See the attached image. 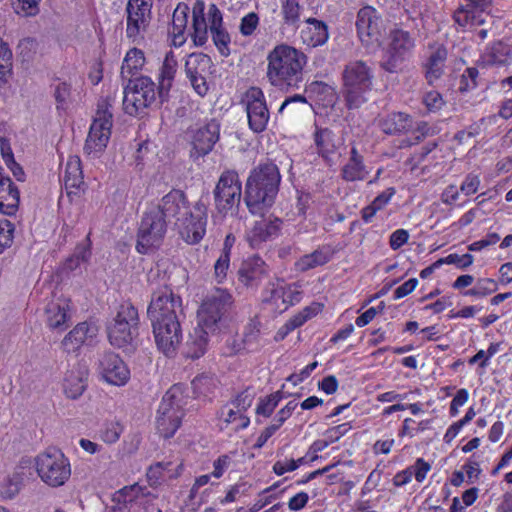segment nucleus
<instances>
[{"mask_svg":"<svg viewBox=\"0 0 512 512\" xmlns=\"http://www.w3.org/2000/svg\"><path fill=\"white\" fill-rule=\"evenodd\" d=\"M151 206L159 208L164 221L175 219V225L181 237L188 244H196L204 237L207 224V206L202 201H197L193 208H190L184 192L173 189L163 196L158 204Z\"/></svg>","mask_w":512,"mask_h":512,"instance_id":"1","label":"nucleus"},{"mask_svg":"<svg viewBox=\"0 0 512 512\" xmlns=\"http://www.w3.org/2000/svg\"><path fill=\"white\" fill-rule=\"evenodd\" d=\"M281 176L272 162L255 167L246 182L244 200L252 214L263 216L272 206L279 190Z\"/></svg>","mask_w":512,"mask_h":512,"instance_id":"2","label":"nucleus"},{"mask_svg":"<svg viewBox=\"0 0 512 512\" xmlns=\"http://www.w3.org/2000/svg\"><path fill=\"white\" fill-rule=\"evenodd\" d=\"M267 78L280 89H297L303 82L306 55L288 45L276 46L267 57Z\"/></svg>","mask_w":512,"mask_h":512,"instance_id":"3","label":"nucleus"},{"mask_svg":"<svg viewBox=\"0 0 512 512\" xmlns=\"http://www.w3.org/2000/svg\"><path fill=\"white\" fill-rule=\"evenodd\" d=\"M373 72L362 60L348 62L342 72L343 96L349 109L359 108L366 102L365 94L371 90Z\"/></svg>","mask_w":512,"mask_h":512,"instance_id":"4","label":"nucleus"},{"mask_svg":"<svg viewBox=\"0 0 512 512\" xmlns=\"http://www.w3.org/2000/svg\"><path fill=\"white\" fill-rule=\"evenodd\" d=\"M183 396L179 387L170 388L163 396L156 416V428L164 438L172 437L181 424Z\"/></svg>","mask_w":512,"mask_h":512,"instance_id":"5","label":"nucleus"},{"mask_svg":"<svg viewBox=\"0 0 512 512\" xmlns=\"http://www.w3.org/2000/svg\"><path fill=\"white\" fill-rule=\"evenodd\" d=\"M36 469L41 480L51 487H60L71 476L69 460L58 449H47L36 457Z\"/></svg>","mask_w":512,"mask_h":512,"instance_id":"6","label":"nucleus"},{"mask_svg":"<svg viewBox=\"0 0 512 512\" xmlns=\"http://www.w3.org/2000/svg\"><path fill=\"white\" fill-rule=\"evenodd\" d=\"M138 324L137 309L130 303L121 304L115 318L108 326L110 343L118 348L131 344L138 335Z\"/></svg>","mask_w":512,"mask_h":512,"instance_id":"7","label":"nucleus"},{"mask_svg":"<svg viewBox=\"0 0 512 512\" xmlns=\"http://www.w3.org/2000/svg\"><path fill=\"white\" fill-rule=\"evenodd\" d=\"M167 231V223L160 215L159 208L150 206L144 213L137 234L136 249L139 253L146 254L151 249L157 248L163 242Z\"/></svg>","mask_w":512,"mask_h":512,"instance_id":"8","label":"nucleus"},{"mask_svg":"<svg viewBox=\"0 0 512 512\" xmlns=\"http://www.w3.org/2000/svg\"><path fill=\"white\" fill-rule=\"evenodd\" d=\"M110 106L107 100H103L98 104L96 116L91 124L84 145V152L89 156L98 157L107 147L112 128Z\"/></svg>","mask_w":512,"mask_h":512,"instance_id":"9","label":"nucleus"},{"mask_svg":"<svg viewBox=\"0 0 512 512\" xmlns=\"http://www.w3.org/2000/svg\"><path fill=\"white\" fill-rule=\"evenodd\" d=\"M156 85L146 76L130 80L124 90L123 108L129 115L136 116L156 101Z\"/></svg>","mask_w":512,"mask_h":512,"instance_id":"10","label":"nucleus"},{"mask_svg":"<svg viewBox=\"0 0 512 512\" xmlns=\"http://www.w3.org/2000/svg\"><path fill=\"white\" fill-rule=\"evenodd\" d=\"M217 211L226 215L236 210L242 197V185L234 170H226L221 175L213 191Z\"/></svg>","mask_w":512,"mask_h":512,"instance_id":"11","label":"nucleus"},{"mask_svg":"<svg viewBox=\"0 0 512 512\" xmlns=\"http://www.w3.org/2000/svg\"><path fill=\"white\" fill-rule=\"evenodd\" d=\"M231 295L223 289H215L201 304L197 312V324L216 332L232 301Z\"/></svg>","mask_w":512,"mask_h":512,"instance_id":"12","label":"nucleus"},{"mask_svg":"<svg viewBox=\"0 0 512 512\" xmlns=\"http://www.w3.org/2000/svg\"><path fill=\"white\" fill-rule=\"evenodd\" d=\"M181 313V298L174 294L171 288L164 286L153 293L147 310L151 321L179 320Z\"/></svg>","mask_w":512,"mask_h":512,"instance_id":"13","label":"nucleus"},{"mask_svg":"<svg viewBox=\"0 0 512 512\" xmlns=\"http://www.w3.org/2000/svg\"><path fill=\"white\" fill-rule=\"evenodd\" d=\"M356 28L361 42L369 46H379L384 30L383 20L375 8L363 7L357 14Z\"/></svg>","mask_w":512,"mask_h":512,"instance_id":"14","label":"nucleus"},{"mask_svg":"<svg viewBox=\"0 0 512 512\" xmlns=\"http://www.w3.org/2000/svg\"><path fill=\"white\" fill-rule=\"evenodd\" d=\"M390 39L389 48L381 66L387 72L395 73L414 47V41L409 33L403 30L391 32Z\"/></svg>","mask_w":512,"mask_h":512,"instance_id":"15","label":"nucleus"},{"mask_svg":"<svg viewBox=\"0 0 512 512\" xmlns=\"http://www.w3.org/2000/svg\"><path fill=\"white\" fill-rule=\"evenodd\" d=\"M155 342L160 351L171 357L182 339V331L179 320L173 321H151Z\"/></svg>","mask_w":512,"mask_h":512,"instance_id":"16","label":"nucleus"},{"mask_svg":"<svg viewBox=\"0 0 512 512\" xmlns=\"http://www.w3.org/2000/svg\"><path fill=\"white\" fill-rule=\"evenodd\" d=\"M244 101L249 127L256 133L264 131L269 120V111L262 90L251 87L247 90Z\"/></svg>","mask_w":512,"mask_h":512,"instance_id":"17","label":"nucleus"},{"mask_svg":"<svg viewBox=\"0 0 512 512\" xmlns=\"http://www.w3.org/2000/svg\"><path fill=\"white\" fill-rule=\"evenodd\" d=\"M126 36L133 42L144 38L152 19L151 8L148 5L127 3L126 6Z\"/></svg>","mask_w":512,"mask_h":512,"instance_id":"18","label":"nucleus"},{"mask_svg":"<svg viewBox=\"0 0 512 512\" xmlns=\"http://www.w3.org/2000/svg\"><path fill=\"white\" fill-rule=\"evenodd\" d=\"M98 370L105 381L113 385H124L130 378V371L127 365L119 355L110 351L100 355Z\"/></svg>","mask_w":512,"mask_h":512,"instance_id":"19","label":"nucleus"},{"mask_svg":"<svg viewBox=\"0 0 512 512\" xmlns=\"http://www.w3.org/2000/svg\"><path fill=\"white\" fill-rule=\"evenodd\" d=\"M220 126L212 120L196 129L192 136V145L197 156L207 155L219 140Z\"/></svg>","mask_w":512,"mask_h":512,"instance_id":"20","label":"nucleus"},{"mask_svg":"<svg viewBox=\"0 0 512 512\" xmlns=\"http://www.w3.org/2000/svg\"><path fill=\"white\" fill-rule=\"evenodd\" d=\"M207 16L209 19V30L215 46L218 48L221 55L228 56L230 53V36L223 27L221 11L215 4H210Z\"/></svg>","mask_w":512,"mask_h":512,"instance_id":"21","label":"nucleus"},{"mask_svg":"<svg viewBox=\"0 0 512 512\" xmlns=\"http://www.w3.org/2000/svg\"><path fill=\"white\" fill-rule=\"evenodd\" d=\"M96 326L82 322L76 325L62 340V348L68 352H76L82 345L91 341L97 334Z\"/></svg>","mask_w":512,"mask_h":512,"instance_id":"22","label":"nucleus"},{"mask_svg":"<svg viewBox=\"0 0 512 512\" xmlns=\"http://www.w3.org/2000/svg\"><path fill=\"white\" fill-rule=\"evenodd\" d=\"M281 221L262 219L256 221L254 226L247 233V241L252 248L260 247L264 242L275 236L279 231Z\"/></svg>","mask_w":512,"mask_h":512,"instance_id":"23","label":"nucleus"},{"mask_svg":"<svg viewBox=\"0 0 512 512\" xmlns=\"http://www.w3.org/2000/svg\"><path fill=\"white\" fill-rule=\"evenodd\" d=\"M314 141L318 154L326 161H331L343 145V139L328 128L318 129L315 132Z\"/></svg>","mask_w":512,"mask_h":512,"instance_id":"24","label":"nucleus"},{"mask_svg":"<svg viewBox=\"0 0 512 512\" xmlns=\"http://www.w3.org/2000/svg\"><path fill=\"white\" fill-rule=\"evenodd\" d=\"M214 333V331H209V329L197 324L192 332L189 333L185 343L184 353L186 357L197 359L204 355L208 346L209 335Z\"/></svg>","mask_w":512,"mask_h":512,"instance_id":"25","label":"nucleus"},{"mask_svg":"<svg viewBox=\"0 0 512 512\" xmlns=\"http://www.w3.org/2000/svg\"><path fill=\"white\" fill-rule=\"evenodd\" d=\"M19 190L8 177H0V212L4 215H14L19 207Z\"/></svg>","mask_w":512,"mask_h":512,"instance_id":"26","label":"nucleus"},{"mask_svg":"<svg viewBox=\"0 0 512 512\" xmlns=\"http://www.w3.org/2000/svg\"><path fill=\"white\" fill-rule=\"evenodd\" d=\"M266 274V264L258 256L244 260L238 270V279L245 286L256 285Z\"/></svg>","mask_w":512,"mask_h":512,"instance_id":"27","label":"nucleus"},{"mask_svg":"<svg viewBox=\"0 0 512 512\" xmlns=\"http://www.w3.org/2000/svg\"><path fill=\"white\" fill-rule=\"evenodd\" d=\"M369 171L364 164L363 156L353 146L347 163L341 169L342 178L345 181H363L367 178Z\"/></svg>","mask_w":512,"mask_h":512,"instance_id":"28","label":"nucleus"},{"mask_svg":"<svg viewBox=\"0 0 512 512\" xmlns=\"http://www.w3.org/2000/svg\"><path fill=\"white\" fill-rule=\"evenodd\" d=\"M69 310L70 301L65 298H56L49 302L45 308L48 326L52 329L64 326L69 319Z\"/></svg>","mask_w":512,"mask_h":512,"instance_id":"29","label":"nucleus"},{"mask_svg":"<svg viewBox=\"0 0 512 512\" xmlns=\"http://www.w3.org/2000/svg\"><path fill=\"white\" fill-rule=\"evenodd\" d=\"M205 5L201 0H197L192 9V29L191 37L196 46H203L208 40L209 21L205 17Z\"/></svg>","mask_w":512,"mask_h":512,"instance_id":"30","label":"nucleus"},{"mask_svg":"<svg viewBox=\"0 0 512 512\" xmlns=\"http://www.w3.org/2000/svg\"><path fill=\"white\" fill-rule=\"evenodd\" d=\"M87 373L80 366H73L65 373L63 390L68 398L76 399L86 388Z\"/></svg>","mask_w":512,"mask_h":512,"instance_id":"31","label":"nucleus"},{"mask_svg":"<svg viewBox=\"0 0 512 512\" xmlns=\"http://www.w3.org/2000/svg\"><path fill=\"white\" fill-rule=\"evenodd\" d=\"M63 181L67 194L76 193L84 185L81 160L78 156H70L65 164Z\"/></svg>","mask_w":512,"mask_h":512,"instance_id":"32","label":"nucleus"},{"mask_svg":"<svg viewBox=\"0 0 512 512\" xmlns=\"http://www.w3.org/2000/svg\"><path fill=\"white\" fill-rule=\"evenodd\" d=\"M512 50L509 44L503 41L494 42L486 48L482 56V65H506L511 58Z\"/></svg>","mask_w":512,"mask_h":512,"instance_id":"33","label":"nucleus"},{"mask_svg":"<svg viewBox=\"0 0 512 512\" xmlns=\"http://www.w3.org/2000/svg\"><path fill=\"white\" fill-rule=\"evenodd\" d=\"M306 22L307 27L301 32L303 41L312 47L324 44L328 39L326 25L314 18H309Z\"/></svg>","mask_w":512,"mask_h":512,"instance_id":"34","label":"nucleus"},{"mask_svg":"<svg viewBox=\"0 0 512 512\" xmlns=\"http://www.w3.org/2000/svg\"><path fill=\"white\" fill-rule=\"evenodd\" d=\"M177 71V60L172 52L166 54L159 75L158 94L162 98L167 95Z\"/></svg>","mask_w":512,"mask_h":512,"instance_id":"35","label":"nucleus"},{"mask_svg":"<svg viewBox=\"0 0 512 512\" xmlns=\"http://www.w3.org/2000/svg\"><path fill=\"white\" fill-rule=\"evenodd\" d=\"M413 121L405 113H392L381 121V129L386 134H399L409 131Z\"/></svg>","mask_w":512,"mask_h":512,"instance_id":"36","label":"nucleus"},{"mask_svg":"<svg viewBox=\"0 0 512 512\" xmlns=\"http://www.w3.org/2000/svg\"><path fill=\"white\" fill-rule=\"evenodd\" d=\"M465 3L454 13L455 22L462 27L474 26L479 23L477 17L480 13V0H464Z\"/></svg>","mask_w":512,"mask_h":512,"instance_id":"37","label":"nucleus"},{"mask_svg":"<svg viewBox=\"0 0 512 512\" xmlns=\"http://www.w3.org/2000/svg\"><path fill=\"white\" fill-rule=\"evenodd\" d=\"M333 252L329 246H322L310 254L302 256L296 263L300 271H307L317 266L326 264L332 257Z\"/></svg>","mask_w":512,"mask_h":512,"instance_id":"38","label":"nucleus"},{"mask_svg":"<svg viewBox=\"0 0 512 512\" xmlns=\"http://www.w3.org/2000/svg\"><path fill=\"white\" fill-rule=\"evenodd\" d=\"M447 57V51L445 48L439 47L429 56L428 61L425 65V76L430 85L437 81L444 68V63Z\"/></svg>","mask_w":512,"mask_h":512,"instance_id":"39","label":"nucleus"},{"mask_svg":"<svg viewBox=\"0 0 512 512\" xmlns=\"http://www.w3.org/2000/svg\"><path fill=\"white\" fill-rule=\"evenodd\" d=\"M211 58L203 53L190 54L185 62V72L188 78L206 76L211 68Z\"/></svg>","mask_w":512,"mask_h":512,"instance_id":"40","label":"nucleus"},{"mask_svg":"<svg viewBox=\"0 0 512 512\" xmlns=\"http://www.w3.org/2000/svg\"><path fill=\"white\" fill-rule=\"evenodd\" d=\"M265 293L264 302L271 304L274 310L279 312L287 310L283 280L276 279L269 282Z\"/></svg>","mask_w":512,"mask_h":512,"instance_id":"41","label":"nucleus"},{"mask_svg":"<svg viewBox=\"0 0 512 512\" xmlns=\"http://www.w3.org/2000/svg\"><path fill=\"white\" fill-rule=\"evenodd\" d=\"M321 310L320 304H313L305 307L297 315L293 316L286 324L279 330L278 334L280 339H283L289 332L302 326L307 320L315 316Z\"/></svg>","mask_w":512,"mask_h":512,"instance_id":"42","label":"nucleus"},{"mask_svg":"<svg viewBox=\"0 0 512 512\" xmlns=\"http://www.w3.org/2000/svg\"><path fill=\"white\" fill-rule=\"evenodd\" d=\"M145 62L144 54L141 50L133 48L129 50L124 58L121 75L123 78L131 77L142 68Z\"/></svg>","mask_w":512,"mask_h":512,"instance_id":"43","label":"nucleus"},{"mask_svg":"<svg viewBox=\"0 0 512 512\" xmlns=\"http://www.w3.org/2000/svg\"><path fill=\"white\" fill-rule=\"evenodd\" d=\"M12 71V52L0 39V86L6 84Z\"/></svg>","mask_w":512,"mask_h":512,"instance_id":"44","label":"nucleus"},{"mask_svg":"<svg viewBox=\"0 0 512 512\" xmlns=\"http://www.w3.org/2000/svg\"><path fill=\"white\" fill-rule=\"evenodd\" d=\"M300 10L298 0H286L281 7L284 24L295 26L300 19Z\"/></svg>","mask_w":512,"mask_h":512,"instance_id":"45","label":"nucleus"},{"mask_svg":"<svg viewBox=\"0 0 512 512\" xmlns=\"http://www.w3.org/2000/svg\"><path fill=\"white\" fill-rule=\"evenodd\" d=\"M188 11L187 5H178L173 12L172 16V27L169 31L171 32H185L188 23Z\"/></svg>","mask_w":512,"mask_h":512,"instance_id":"46","label":"nucleus"},{"mask_svg":"<svg viewBox=\"0 0 512 512\" xmlns=\"http://www.w3.org/2000/svg\"><path fill=\"white\" fill-rule=\"evenodd\" d=\"M479 72L475 67H470L465 70L459 81L458 90L460 92H466L477 87V78Z\"/></svg>","mask_w":512,"mask_h":512,"instance_id":"47","label":"nucleus"},{"mask_svg":"<svg viewBox=\"0 0 512 512\" xmlns=\"http://www.w3.org/2000/svg\"><path fill=\"white\" fill-rule=\"evenodd\" d=\"M14 225L4 220L0 222V254L13 242Z\"/></svg>","mask_w":512,"mask_h":512,"instance_id":"48","label":"nucleus"},{"mask_svg":"<svg viewBox=\"0 0 512 512\" xmlns=\"http://www.w3.org/2000/svg\"><path fill=\"white\" fill-rule=\"evenodd\" d=\"M91 252L89 244H81L76 247V250L73 254V256L68 259L67 261V267L69 269H74L77 266H79L80 262H86L90 258Z\"/></svg>","mask_w":512,"mask_h":512,"instance_id":"49","label":"nucleus"},{"mask_svg":"<svg viewBox=\"0 0 512 512\" xmlns=\"http://www.w3.org/2000/svg\"><path fill=\"white\" fill-rule=\"evenodd\" d=\"M171 462H157L152 465L148 472L147 477L151 485H156L160 482V480L164 477V471H170L169 466Z\"/></svg>","mask_w":512,"mask_h":512,"instance_id":"50","label":"nucleus"},{"mask_svg":"<svg viewBox=\"0 0 512 512\" xmlns=\"http://www.w3.org/2000/svg\"><path fill=\"white\" fill-rule=\"evenodd\" d=\"M259 24V17L255 12H250L241 19L240 32L244 36H250L254 33Z\"/></svg>","mask_w":512,"mask_h":512,"instance_id":"51","label":"nucleus"},{"mask_svg":"<svg viewBox=\"0 0 512 512\" xmlns=\"http://www.w3.org/2000/svg\"><path fill=\"white\" fill-rule=\"evenodd\" d=\"M423 103L429 111L436 112L443 107L444 100L439 92L433 90L424 94Z\"/></svg>","mask_w":512,"mask_h":512,"instance_id":"52","label":"nucleus"},{"mask_svg":"<svg viewBox=\"0 0 512 512\" xmlns=\"http://www.w3.org/2000/svg\"><path fill=\"white\" fill-rule=\"evenodd\" d=\"M40 0H16L13 3L15 11L24 16H33L38 12V4Z\"/></svg>","mask_w":512,"mask_h":512,"instance_id":"53","label":"nucleus"},{"mask_svg":"<svg viewBox=\"0 0 512 512\" xmlns=\"http://www.w3.org/2000/svg\"><path fill=\"white\" fill-rule=\"evenodd\" d=\"M254 396L255 394L252 390L246 389L237 395V397L231 402V406L244 413L252 405Z\"/></svg>","mask_w":512,"mask_h":512,"instance_id":"54","label":"nucleus"},{"mask_svg":"<svg viewBox=\"0 0 512 512\" xmlns=\"http://www.w3.org/2000/svg\"><path fill=\"white\" fill-rule=\"evenodd\" d=\"M122 430V427L118 423H109L101 431V438L106 443H115L118 441Z\"/></svg>","mask_w":512,"mask_h":512,"instance_id":"55","label":"nucleus"},{"mask_svg":"<svg viewBox=\"0 0 512 512\" xmlns=\"http://www.w3.org/2000/svg\"><path fill=\"white\" fill-rule=\"evenodd\" d=\"M229 263H230L229 250H223L214 265L215 276L219 282L222 281L226 277V273L229 268Z\"/></svg>","mask_w":512,"mask_h":512,"instance_id":"56","label":"nucleus"},{"mask_svg":"<svg viewBox=\"0 0 512 512\" xmlns=\"http://www.w3.org/2000/svg\"><path fill=\"white\" fill-rule=\"evenodd\" d=\"M259 336V324L255 321H252L245 328L243 341L248 347H252L258 344Z\"/></svg>","mask_w":512,"mask_h":512,"instance_id":"57","label":"nucleus"},{"mask_svg":"<svg viewBox=\"0 0 512 512\" xmlns=\"http://www.w3.org/2000/svg\"><path fill=\"white\" fill-rule=\"evenodd\" d=\"M441 263L453 264L459 268H465L472 264L473 257L470 254H450L446 258L440 259Z\"/></svg>","mask_w":512,"mask_h":512,"instance_id":"58","label":"nucleus"},{"mask_svg":"<svg viewBox=\"0 0 512 512\" xmlns=\"http://www.w3.org/2000/svg\"><path fill=\"white\" fill-rule=\"evenodd\" d=\"M69 96L70 86L67 83L61 82L55 86L54 97L57 102V108H64Z\"/></svg>","mask_w":512,"mask_h":512,"instance_id":"59","label":"nucleus"},{"mask_svg":"<svg viewBox=\"0 0 512 512\" xmlns=\"http://www.w3.org/2000/svg\"><path fill=\"white\" fill-rule=\"evenodd\" d=\"M413 475L418 482H422L428 471L430 470V464L425 462L422 458H418L413 466H411Z\"/></svg>","mask_w":512,"mask_h":512,"instance_id":"60","label":"nucleus"},{"mask_svg":"<svg viewBox=\"0 0 512 512\" xmlns=\"http://www.w3.org/2000/svg\"><path fill=\"white\" fill-rule=\"evenodd\" d=\"M409 239L408 231L404 229H398L394 231L390 236V247L393 250L399 249L403 246Z\"/></svg>","mask_w":512,"mask_h":512,"instance_id":"61","label":"nucleus"},{"mask_svg":"<svg viewBox=\"0 0 512 512\" xmlns=\"http://www.w3.org/2000/svg\"><path fill=\"white\" fill-rule=\"evenodd\" d=\"M480 467V459L477 455H472L469 461L463 466V470L469 480L478 477Z\"/></svg>","mask_w":512,"mask_h":512,"instance_id":"62","label":"nucleus"},{"mask_svg":"<svg viewBox=\"0 0 512 512\" xmlns=\"http://www.w3.org/2000/svg\"><path fill=\"white\" fill-rule=\"evenodd\" d=\"M230 463L231 458L228 455H222L218 457L213 463L214 470L212 475L215 478H220L224 474L225 470L229 467Z\"/></svg>","mask_w":512,"mask_h":512,"instance_id":"63","label":"nucleus"},{"mask_svg":"<svg viewBox=\"0 0 512 512\" xmlns=\"http://www.w3.org/2000/svg\"><path fill=\"white\" fill-rule=\"evenodd\" d=\"M243 412L233 406L226 405L221 409V418L226 424H234Z\"/></svg>","mask_w":512,"mask_h":512,"instance_id":"64","label":"nucleus"}]
</instances>
